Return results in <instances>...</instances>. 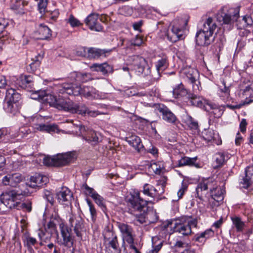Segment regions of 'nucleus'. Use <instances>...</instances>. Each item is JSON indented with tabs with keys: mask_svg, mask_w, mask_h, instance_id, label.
Wrapping results in <instances>:
<instances>
[{
	"mask_svg": "<svg viewBox=\"0 0 253 253\" xmlns=\"http://www.w3.org/2000/svg\"><path fill=\"white\" fill-rule=\"evenodd\" d=\"M253 102V96H251L249 98H246L244 101H243L239 104L236 105H228V107L231 109H239L244 105H247Z\"/></svg>",
	"mask_w": 253,
	"mask_h": 253,
	"instance_id": "nucleus-47",
	"label": "nucleus"
},
{
	"mask_svg": "<svg viewBox=\"0 0 253 253\" xmlns=\"http://www.w3.org/2000/svg\"><path fill=\"white\" fill-rule=\"evenodd\" d=\"M152 249L147 253H158L163 246V241L158 237H155L152 238Z\"/></svg>",
	"mask_w": 253,
	"mask_h": 253,
	"instance_id": "nucleus-41",
	"label": "nucleus"
},
{
	"mask_svg": "<svg viewBox=\"0 0 253 253\" xmlns=\"http://www.w3.org/2000/svg\"><path fill=\"white\" fill-rule=\"evenodd\" d=\"M106 251L108 253H120L121 249L118 241L117 237L104 243Z\"/></svg>",
	"mask_w": 253,
	"mask_h": 253,
	"instance_id": "nucleus-31",
	"label": "nucleus"
},
{
	"mask_svg": "<svg viewBox=\"0 0 253 253\" xmlns=\"http://www.w3.org/2000/svg\"><path fill=\"white\" fill-rule=\"evenodd\" d=\"M61 238H59L58 235L57 238V243L59 245H63L68 248H70L73 244V241L72 238L70 230L68 227L63 223L59 224Z\"/></svg>",
	"mask_w": 253,
	"mask_h": 253,
	"instance_id": "nucleus-10",
	"label": "nucleus"
},
{
	"mask_svg": "<svg viewBox=\"0 0 253 253\" xmlns=\"http://www.w3.org/2000/svg\"><path fill=\"white\" fill-rule=\"evenodd\" d=\"M217 28L215 22L211 17H209L203 24V28L198 31L195 36L196 45L208 46L214 40L213 33Z\"/></svg>",
	"mask_w": 253,
	"mask_h": 253,
	"instance_id": "nucleus-6",
	"label": "nucleus"
},
{
	"mask_svg": "<svg viewBox=\"0 0 253 253\" xmlns=\"http://www.w3.org/2000/svg\"><path fill=\"white\" fill-rule=\"evenodd\" d=\"M205 110L209 112L211 115H213L214 118H219L222 114V110H221L218 106L209 101L205 105Z\"/></svg>",
	"mask_w": 253,
	"mask_h": 253,
	"instance_id": "nucleus-33",
	"label": "nucleus"
},
{
	"mask_svg": "<svg viewBox=\"0 0 253 253\" xmlns=\"http://www.w3.org/2000/svg\"><path fill=\"white\" fill-rule=\"evenodd\" d=\"M143 42V39L139 35H137L135 38L131 41V44L134 46H140Z\"/></svg>",
	"mask_w": 253,
	"mask_h": 253,
	"instance_id": "nucleus-63",
	"label": "nucleus"
},
{
	"mask_svg": "<svg viewBox=\"0 0 253 253\" xmlns=\"http://www.w3.org/2000/svg\"><path fill=\"white\" fill-rule=\"evenodd\" d=\"M68 22L72 27H79L82 25L80 21L76 18L72 14L70 15Z\"/></svg>",
	"mask_w": 253,
	"mask_h": 253,
	"instance_id": "nucleus-57",
	"label": "nucleus"
},
{
	"mask_svg": "<svg viewBox=\"0 0 253 253\" xmlns=\"http://www.w3.org/2000/svg\"><path fill=\"white\" fill-rule=\"evenodd\" d=\"M20 95L12 88L7 90L4 103V109L8 113L15 114L19 109Z\"/></svg>",
	"mask_w": 253,
	"mask_h": 253,
	"instance_id": "nucleus-8",
	"label": "nucleus"
},
{
	"mask_svg": "<svg viewBox=\"0 0 253 253\" xmlns=\"http://www.w3.org/2000/svg\"><path fill=\"white\" fill-rule=\"evenodd\" d=\"M157 70L159 72L164 71L169 66L168 58L166 55H163L161 58L155 63Z\"/></svg>",
	"mask_w": 253,
	"mask_h": 253,
	"instance_id": "nucleus-42",
	"label": "nucleus"
},
{
	"mask_svg": "<svg viewBox=\"0 0 253 253\" xmlns=\"http://www.w3.org/2000/svg\"><path fill=\"white\" fill-rule=\"evenodd\" d=\"M22 178V176L20 173L8 174L3 177L2 182L5 185L15 187L18 183L21 181Z\"/></svg>",
	"mask_w": 253,
	"mask_h": 253,
	"instance_id": "nucleus-25",
	"label": "nucleus"
},
{
	"mask_svg": "<svg viewBox=\"0 0 253 253\" xmlns=\"http://www.w3.org/2000/svg\"><path fill=\"white\" fill-rule=\"evenodd\" d=\"M30 133H31L30 129L25 127L20 128L18 135L20 136L21 137H24L27 136V135Z\"/></svg>",
	"mask_w": 253,
	"mask_h": 253,
	"instance_id": "nucleus-64",
	"label": "nucleus"
},
{
	"mask_svg": "<svg viewBox=\"0 0 253 253\" xmlns=\"http://www.w3.org/2000/svg\"><path fill=\"white\" fill-rule=\"evenodd\" d=\"M187 24V20H180L178 21H173L167 34L168 40L171 42H175L184 39Z\"/></svg>",
	"mask_w": 253,
	"mask_h": 253,
	"instance_id": "nucleus-7",
	"label": "nucleus"
},
{
	"mask_svg": "<svg viewBox=\"0 0 253 253\" xmlns=\"http://www.w3.org/2000/svg\"><path fill=\"white\" fill-rule=\"evenodd\" d=\"M252 15L250 14L249 15H246L242 18V21L244 22L243 27H247L248 26H251L253 24V20L252 18Z\"/></svg>",
	"mask_w": 253,
	"mask_h": 253,
	"instance_id": "nucleus-59",
	"label": "nucleus"
},
{
	"mask_svg": "<svg viewBox=\"0 0 253 253\" xmlns=\"http://www.w3.org/2000/svg\"><path fill=\"white\" fill-rule=\"evenodd\" d=\"M118 228L122 234L123 240L130 245L133 244L134 235L131 226L124 223H119Z\"/></svg>",
	"mask_w": 253,
	"mask_h": 253,
	"instance_id": "nucleus-14",
	"label": "nucleus"
},
{
	"mask_svg": "<svg viewBox=\"0 0 253 253\" xmlns=\"http://www.w3.org/2000/svg\"><path fill=\"white\" fill-rule=\"evenodd\" d=\"M43 163L45 165L47 166L55 167V164L56 163V156H53L52 157H45L43 159Z\"/></svg>",
	"mask_w": 253,
	"mask_h": 253,
	"instance_id": "nucleus-55",
	"label": "nucleus"
},
{
	"mask_svg": "<svg viewBox=\"0 0 253 253\" xmlns=\"http://www.w3.org/2000/svg\"><path fill=\"white\" fill-rule=\"evenodd\" d=\"M69 222L72 227H74V231L79 237H82V232L84 229V220L79 215H71L69 218Z\"/></svg>",
	"mask_w": 253,
	"mask_h": 253,
	"instance_id": "nucleus-15",
	"label": "nucleus"
},
{
	"mask_svg": "<svg viewBox=\"0 0 253 253\" xmlns=\"http://www.w3.org/2000/svg\"><path fill=\"white\" fill-rule=\"evenodd\" d=\"M142 192L145 196L154 198L163 194L164 192V188L162 185H158V188H156L153 186L146 183L144 185Z\"/></svg>",
	"mask_w": 253,
	"mask_h": 253,
	"instance_id": "nucleus-18",
	"label": "nucleus"
},
{
	"mask_svg": "<svg viewBox=\"0 0 253 253\" xmlns=\"http://www.w3.org/2000/svg\"><path fill=\"white\" fill-rule=\"evenodd\" d=\"M240 9L239 7H232L228 5H224L221 7L215 15L217 21L221 25L225 30H231L233 25L237 22L240 17Z\"/></svg>",
	"mask_w": 253,
	"mask_h": 253,
	"instance_id": "nucleus-5",
	"label": "nucleus"
},
{
	"mask_svg": "<svg viewBox=\"0 0 253 253\" xmlns=\"http://www.w3.org/2000/svg\"><path fill=\"white\" fill-rule=\"evenodd\" d=\"M207 46L196 45L195 48V54L197 59L204 60L205 53L207 51Z\"/></svg>",
	"mask_w": 253,
	"mask_h": 253,
	"instance_id": "nucleus-44",
	"label": "nucleus"
},
{
	"mask_svg": "<svg viewBox=\"0 0 253 253\" xmlns=\"http://www.w3.org/2000/svg\"><path fill=\"white\" fill-rule=\"evenodd\" d=\"M78 92L82 93L87 97H90L96 99H104L107 98L108 94L99 92L92 87L84 86L83 88L81 85L78 87Z\"/></svg>",
	"mask_w": 253,
	"mask_h": 253,
	"instance_id": "nucleus-13",
	"label": "nucleus"
},
{
	"mask_svg": "<svg viewBox=\"0 0 253 253\" xmlns=\"http://www.w3.org/2000/svg\"><path fill=\"white\" fill-rule=\"evenodd\" d=\"M62 88L60 89V92L63 93L66 92L68 94H73L74 93V90L77 89V91L78 90V87L79 86L76 85L72 84L64 83L61 85Z\"/></svg>",
	"mask_w": 253,
	"mask_h": 253,
	"instance_id": "nucleus-39",
	"label": "nucleus"
},
{
	"mask_svg": "<svg viewBox=\"0 0 253 253\" xmlns=\"http://www.w3.org/2000/svg\"><path fill=\"white\" fill-rule=\"evenodd\" d=\"M88 48L85 46L78 48L76 51V54L79 56L87 58Z\"/></svg>",
	"mask_w": 253,
	"mask_h": 253,
	"instance_id": "nucleus-56",
	"label": "nucleus"
},
{
	"mask_svg": "<svg viewBox=\"0 0 253 253\" xmlns=\"http://www.w3.org/2000/svg\"><path fill=\"white\" fill-rule=\"evenodd\" d=\"M35 35L37 39L47 40L51 37L52 31L47 26L44 24H40L37 27Z\"/></svg>",
	"mask_w": 253,
	"mask_h": 253,
	"instance_id": "nucleus-21",
	"label": "nucleus"
},
{
	"mask_svg": "<svg viewBox=\"0 0 253 253\" xmlns=\"http://www.w3.org/2000/svg\"><path fill=\"white\" fill-rule=\"evenodd\" d=\"M33 127L35 131L39 130L47 132L55 131L57 128L56 126L55 125H48L43 124H36Z\"/></svg>",
	"mask_w": 253,
	"mask_h": 253,
	"instance_id": "nucleus-40",
	"label": "nucleus"
},
{
	"mask_svg": "<svg viewBox=\"0 0 253 253\" xmlns=\"http://www.w3.org/2000/svg\"><path fill=\"white\" fill-rule=\"evenodd\" d=\"M156 109L165 121L170 124H173L176 122L177 118L175 115L167 106L163 104H158Z\"/></svg>",
	"mask_w": 253,
	"mask_h": 253,
	"instance_id": "nucleus-16",
	"label": "nucleus"
},
{
	"mask_svg": "<svg viewBox=\"0 0 253 253\" xmlns=\"http://www.w3.org/2000/svg\"><path fill=\"white\" fill-rule=\"evenodd\" d=\"M187 98L189 100L190 102L192 105L199 107H202V106L205 107V105H206V103L209 102V101L204 99L200 96L191 93L188 95Z\"/></svg>",
	"mask_w": 253,
	"mask_h": 253,
	"instance_id": "nucleus-36",
	"label": "nucleus"
},
{
	"mask_svg": "<svg viewBox=\"0 0 253 253\" xmlns=\"http://www.w3.org/2000/svg\"><path fill=\"white\" fill-rule=\"evenodd\" d=\"M54 106L59 110H63L65 111L80 114L82 116L87 114L89 116L95 117L100 114L98 111L89 110L85 105L75 103L69 99L60 98L55 99Z\"/></svg>",
	"mask_w": 253,
	"mask_h": 253,
	"instance_id": "nucleus-4",
	"label": "nucleus"
},
{
	"mask_svg": "<svg viewBox=\"0 0 253 253\" xmlns=\"http://www.w3.org/2000/svg\"><path fill=\"white\" fill-rule=\"evenodd\" d=\"M87 204L89 208V211L91 214V218L93 221H95L96 218L97 213L96 209L94 205L90 202V201H87Z\"/></svg>",
	"mask_w": 253,
	"mask_h": 253,
	"instance_id": "nucleus-61",
	"label": "nucleus"
},
{
	"mask_svg": "<svg viewBox=\"0 0 253 253\" xmlns=\"http://www.w3.org/2000/svg\"><path fill=\"white\" fill-rule=\"evenodd\" d=\"M183 120L184 123H185L190 128L197 129L198 128V122L189 115L186 114L184 115Z\"/></svg>",
	"mask_w": 253,
	"mask_h": 253,
	"instance_id": "nucleus-43",
	"label": "nucleus"
},
{
	"mask_svg": "<svg viewBox=\"0 0 253 253\" xmlns=\"http://www.w3.org/2000/svg\"><path fill=\"white\" fill-rule=\"evenodd\" d=\"M173 95L175 98H178L180 97L185 96L187 98L188 95L187 90L184 88L183 85L182 84H179L176 87L173 89Z\"/></svg>",
	"mask_w": 253,
	"mask_h": 253,
	"instance_id": "nucleus-38",
	"label": "nucleus"
},
{
	"mask_svg": "<svg viewBox=\"0 0 253 253\" xmlns=\"http://www.w3.org/2000/svg\"><path fill=\"white\" fill-rule=\"evenodd\" d=\"M203 137L207 141H211L214 137V130L211 129L205 130L203 132Z\"/></svg>",
	"mask_w": 253,
	"mask_h": 253,
	"instance_id": "nucleus-51",
	"label": "nucleus"
},
{
	"mask_svg": "<svg viewBox=\"0 0 253 253\" xmlns=\"http://www.w3.org/2000/svg\"><path fill=\"white\" fill-rule=\"evenodd\" d=\"M116 48L115 47L111 49H101L93 47H88L87 59L90 60L98 59L101 57H108L111 53Z\"/></svg>",
	"mask_w": 253,
	"mask_h": 253,
	"instance_id": "nucleus-12",
	"label": "nucleus"
},
{
	"mask_svg": "<svg viewBox=\"0 0 253 253\" xmlns=\"http://www.w3.org/2000/svg\"><path fill=\"white\" fill-rule=\"evenodd\" d=\"M119 12L126 16H130L133 13V9L128 5H125L119 9Z\"/></svg>",
	"mask_w": 253,
	"mask_h": 253,
	"instance_id": "nucleus-52",
	"label": "nucleus"
},
{
	"mask_svg": "<svg viewBox=\"0 0 253 253\" xmlns=\"http://www.w3.org/2000/svg\"><path fill=\"white\" fill-rule=\"evenodd\" d=\"M197 157L193 158H189L188 157H182L178 161V167H194L197 168H200L199 164L197 163Z\"/></svg>",
	"mask_w": 253,
	"mask_h": 253,
	"instance_id": "nucleus-30",
	"label": "nucleus"
},
{
	"mask_svg": "<svg viewBox=\"0 0 253 253\" xmlns=\"http://www.w3.org/2000/svg\"><path fill=\"white\" fill-rule=\"evenodd\" d=\"M48 178L40 173H35L30 177V180L28 184L32 188L41 187L48 182Z\"/></svg>",
	"mask_w": 253,
	"mask_h": 253,
	"instance_id": "nucleus-20",
	"label": "nucleus"
},
{
	"mask_svg": "<svg viewBox=\"0 0 253 253\" xmlns=\"http://www.w3.org/2000/svg\"><path fill=\"white\" fill-rule=\"evenodd\" d=\"M43 57V55L38 54L32 59V62L27 67V70L29 73H32L37 75V71L41 64V61Z\"/></svg>",
	"mask_w": 253,
	"mask_h": 253,
	"instance_id": "nucleus-29",
	"label": "nucleus"
},
{
	"mask_svg": "<svg viewBox=\"0 0 253 253\" xmlns=\"http://www.w3.org/2000/svg\"><path fill=\"white\" fill-rule=\"evenodd\" d=\"M210 189L211 198L215 201L219 202L224 199V190L217 186V183L212 178L202 180L198 184L196 189L197 197L202 200Z\"/></svg>",
	"mask_w": 253,
	"mask_h": 253,
	"instance_id": "nucleus-2",
	"label": "nucleus"
},
{
	"mask_svg": "<svg viewBox=\"0 0 253 253\" xmlns=\"http://www.w3.org/2000/svg\"><path fill=\"white\" fill-rule=\"evenodd\" d=\"M87 75L88 74L86 73H81L75 71L71 73L68 78V79H84L85 78H87Z\"/></svg>",
	"mask_w": 253,
	"mask_h": 253,
	"instance_id": "nucleus-50",
	"label": "nucleus"
},
{
	"mask_svg": "<svg viewBox=\"0 0 253 253\" xmlns=\"http://www.w3.org/2000/svg\"><path fill=\"white\" fill-rule=\"evenodd\" d=\"M25 194V191L19 193L15 190L6 192L1 195L0 201L7 208H14L20 204L21 196Z\"/></svg>",
	"mask_w": 253,
	"mask_h": 253,
	"instance_id": "nucleus-9",
	"label": "nucleus"
},
{
	"mask_svg": "<svg viewBox=\"0 0 253 253\" xmlns=\"http://www.w3.org/2000/svg\"><path fill=\"white\" fill-rule=\"evenodd\" d=\"M98 15L92 13L90 14L85 19V24L88 27L90 30L97 32H101L103 30V26L98 23Z\"/></svg>",
	"mask_w": 253,
	"mask_h": 253,
	"instance_id": "nucleus-17",
	"label": "nucleus"
},
{
	"mask_svg": "<svg viewBox=\"0 0 253 253\" xmlns=\"http://www.w3.org/2000/svg\"><path fill=\"white\" fill-rule=\"evenodd\" d=\"M28 4L29 2L26 0H16L11 5V9L15 14L22 15L28 11L26 7Z\"/></svg>",
	"mask_w": 253,
	"mask_h": 253,
	"instance_id": "nucleus-22",
	"label": "nucleus"
},
{
	"mask_svg": "<svg viewBox=\"0 0 253 253\" xmlns=\"http://www.w3.org/2000/svg\"><path fill=\"white\" fill-rule=\"evenodd\" d=\"M24 243L28 249H32V247L37 244L38 242L35 238L28 234L24 235Z\"/></svg>",
	"mask_w": 253,
	"mask_h": 253,
	"instance_id": "nucleus-46",
	"label": "nucleus"
},
{
	"mask_svg": "<svg viewBox=\"0 0 253 253\" xmlns=\"http://www.w3.org/2000/svg\"><path fill=\"white\" fill-rule=\"evenodd\" d=\"M103 236L104 243L113 239H116V238L117 237L115 233L108 228L105 229L104 230Z\"/></svg>",
	"mask_w": 253,
	"mask_h": 253,
	"instance_id": "nucleus-48",
	"label": "nucleus"
},
{
	"mask_svg": "<svg viewBox=\"0 0 253 253\" xmlns=\"http://www.w3.org/2000/svg\"><path fill=\"white\" fill-rule=\"evenodd\" d=\"M43 198L45 199L51 205H53L54 200L52 193L47 190L44 191Z\"/></svg>",
	"mask_w": 253,
	"mask_h": 253,
	"instance_id": "nucleus-58",
	"label": "nucleus"
},
{
	"mask_svg": "<svg viewBox=\"0 0 253 253\" xmlns=\"http://www.w3.org/2000/svg\"><path fill=\"white\" fill-rule=\"evenodd\" d=\"M90 69L92 71L100 72L104 75L112 73L113 71V67L107 62L94 63L90 66Z\"/></svg>",
	"mask_w": 253,
	"mask_h": 253,
	"instance_id": "nucleus-26",
	"label": "nucleus"
},
{
	"mask_svg": "<svg viewBox=\"0 0 253 253\" xmlns=\"http://www.w3.org/2000/svg\"><path fill=\"white\" fill-rule=\"evenodd\" d=\"M79 130L83 139L91 145L95 146L99 143L98 134L93 130L82 125L79 126Z\"/></svg>",
	"mask_w": 253,
	"mask_h": 253,
	"instance_id": "nucleus-11",
	"label": "nucleus"
},
{
	"mask_svg": "<svg viewBox=\"0 0 253 253\" xmlns=\"http://www.w3.org/2000/svg\"><path fill=\"white\" fill-rule=\"evenodd\" d=\"M225 42V40L224 38H221L212 46L213 55L218 61H219L220 55L223 49Z\"/></svg>",
	"mask_w": 253,
	"mask_h": 253,
	"instance_id": "nucleus-34",
	"label": "nucleus"
},
{
	"mask_svg": "<svg viewBox=\"0 0 253 253\" xmlns=\"http://www.w3.org/2000/svg\"><path fill=\"white\" fill-rule=\"evenodd\" d=\"M215 159L218 166L222 165L225 162V156L222 152H218L215 155Z\"/></svg>",
	"mask_w": 253,
	"mask_h": 253,
	"instance_id": "nucleus-60",
	"label": "nucleus"
},
{
	"mask_svg": "<svg viewBox=\"0 0 253 253\" xmlns=\"http://www.w3.org/2000/svg\"><path fill=\"white\" fill-rule=\"evenodd\" d=\"M197 223L196 218L185 216L174 221L167 220L163 223V227L167 230L169 228H173L172 232L178 233L183 236H188L192 233V227H196Z\"/></svg>",
	"mask_w": 253,
	"mask_h": 253,
	"instance_id": "nucleus-3",
	"label": "nucleus"
},
{
	"mask_svg": "<svg viewBox=\"0 0 253 253\" xmlns=\"http://www.w3.org/2000/svg\"><path fill=\"white\" fill-rule=\"evenodd\" d=\"M231 220L236 227L237 232H242L245 226V224L242 221L241 218L239 217L235 216L231 217Z\"/></svg>",
	"mask_w": 253,
	"mask_h": 253,
	"instance_id": "nucleus-45",
	"label": "nucleus"
},
{
	"mask_svg": "<svg viewBox=\"0 0 253 253\" xmlns=\"http://www.w3.org/2000/svg\"><path fill=\"white\" fill-rule=\"evenodd\" d=\"M126 141L138 152H141L144 148L140 138L135 135H131L126 137Z\"/></svg>",
	"mask_w": 253,
	"mask_h": 253,
	"instance_id": "nucleus-28",
	"label": "nucleus"
},
{
	"mask_svg": "<svg viewBox=\"0 0 253 253\" xmlns=\"http://www.w3.org/2000/svg\"><path fill=\"white\" fill-rule=\"evenodd\" d=\"M133 58L134 69L139 73L142 74L144 70L145 59L138 55H134Z\"/></svg>",
	"mask_w": 253,
	"mask_h": 253,
	"instance_id": "nucleus-37",
	"label": "nucleus"
},
{
	"mask_svg": "<svg viewBox=\"0 0 253 253\" xmlns=\"http://www.w3.org/2000/svg\"><path fill=\"white\" fill-rule=\"evenodd\" d=\"M253 93V81L251 80H245L241 85L240 90V95L244 97L245 95L250 94L253 96L252 93Z\"/></svg>",
	"mask_w": 253,
	"mask_h": 253,
	"instance_id": "nucleus-32",
	"label": "nucleus"
},
{
	"mask_svg": "<svg viewBox=\"0 0 253 253\" xmlns=\"http://www.w3.org/2000/svg\"><path fill=\"white\" fill-rule=\"evenodd\" d=\"M228 80H222L218 85L219 88V96L224 102L229 100L230 97V87L231 83L227 82Z\"/></svg>",
	"mask_w": 253,
	"mask_h": 253,
	"instance_id": "nucleus-24",
	"label": "nucleus"
},
{
	"mask_svg": "<svg viewBox=\"0 0 253 253\" xmlns=\"http://www.w3.org/2000/svg\"><path fill=\"white\" fill-rule=\"evenodd\" d=\"M148 200L140 196V191L134 190L130 192L127 203L128 212L134 216L133 223L136 225L146 224Z\"/></svg>",
	"mask_w": 253,
	"mask_h": 253,
	"instance_id": "nucleus-1",
	"label": "nucleus"
},
{
	"mask_svg": "<svg viewBox=\"0 0 253 253\" xmlns=\"http://www.w3.org/2000/svg\"><path fill=\"white\" fill-rule=\"evenodd\" d=\"M144 24V21L140 20L132 23V27L134 31H138L139 33L142 32L141 27Z\"/></svg>",
	"mask_w": 253,
	"mask_h": 253,
	"instance_id": "nucleus-62",
	"label": "nucleus"
},
{
	"mask_svg": "<svg viewBox=\"0 0 253 253\" xmlns=\"http://www.w3.org/2000/svg\"><path fill=\"white\" fill-rule=\"evenodd\" d=\"M38 236L41 240L46 242L50 240L51 235L45 231L39 230Z\"/></svg>",
	"mask_w": 253,
	"mask_h": 253,
	"instance_id": "nucleus-54",
	"label": "nucleus"
},
{
	"mask_svg": "<svg viewBox=\"0 0 253 253\" xmlns=\"http://www.w3.org/2000/svg\"><path fill=\"white\" fill-rule=\"evenodd\" d=\"M75 154L69 152L66 153L59 154L56 156V163L55 167L66 166L74 161Z\"/></svg>",
	"mask_w": 253,
	"mask_h": 253,
	"instance_id": "nucleus-19",
	"label": "nucleus"
},
{
	"mask_svg": "<svg viewBox=\"0 0 253 253\" xmlns=\"http://www.w3.org/2000/svg\"><path fill=\"white\" fill-rule=\"evenodd\" d=\"M91 197L95 202L101 208H105V200L104 198L97 193H94Z\"/></svg>",
	"mask_w": 253,
	"mask_h": 253,
	"instance_id": "nucleus-49",
	"label": "nucleus"
},
{
	"mask_svg": "<svg viewBox=\"0 0 253 253\" xmlns=\"http://www.w3.org/2000/svg\"><path fill=\"white\" fill-rule=\"evenodd\" d=\"M47 5V0H39L38 3V10L40 13L43 15L45 13Z\"/></svg>",
	"mask_w": 253,
	"mask_h": 253,
	"instance_id": "nucleus-53",
	"label": "nucleus"
},
{
	"mask_svg": "<svg viewBox=\"0 0 253 253\" xmlns=\"http://www.w3.org/2000/svg\"><path fill=\"white\" fill-rule=\"evenodd\" d=\"M213 235V231L211 229H208L203 232L196 234L194 236L193 240L197 242L204 243L207 239L212 237Z\"/></svg>",
	"mask_w": 253,
	"mask_h": 253,
	"instance_id": "nucleus-35",
	"label": "nucleus"
},
{
	"mask_svg": "<svg viewBox=\"0 0 253 253\" xmlns=\"http://www.w3.org/2000/svg\"><path fill=\"white\" fill-rule=\"evenodd\" d=\"M56 197L59 203L67 205L70 203L73 198V196L70 190L67 187H62L61 189L57 193Z\"/></svg>",
	"mask_w": 253,
	"mask_h": 253,
	"instance_id": "nucleus-23",
	"label": "nucleus"
},
{
	"mask_svg": "<svg viewBox=\"0 0 253 253\" xmlns=\"http://www.w3.org/2000/svg\"><path fill=\"white\" fill-rule=\"evenodd\" d=\"M246 176L240 181L242 187L247 189L253 182V167L248 168L246 169Z\"/></svg>",
	"mask_w": 253,
	"mask_h": 253,
	"instance_id": "nucleus-27",
	"label": "nucleus"
}]
</instances>
